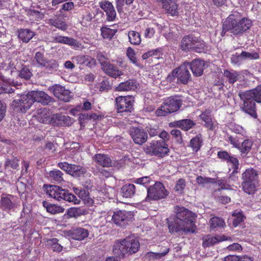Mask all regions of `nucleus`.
Here are the masks:
<instances>
[{"label":"nucleus","instance_id":"obj_1","mask_svg":"<svg viewBox=\"0 0 261 261\" xmlns=\"http://www.w3.org/2000/svg\"><path fill=\"white\" fill-rule=\"evenodd\" d=\"M176 217L168 220V226L171 233L186 234L195 231V224L192 218V213L184 207L176 206Z\"/></svg>","mask_w":261,"mask_h":261},{"label":"nucleus","instance_id":"obj_2","mask_svg":"<svg viewBox=\"0 0 261 261\" xmlns=\"http://www.w3.org/2000/svg\"><path fill=\"white\" fill-rule=\"evenodd\" d=\"M252 25L251 19L242 17L239 12L232 11L223 22L221 35L224 36L227 32L236 36L242 35L250 29Z\"/></svg>","mask_w":261,"mask_h":261},{"label":"nucleus","instance_id":"obj_3","mask_svg":"<svg viewBox=\"0 0 261 261\" xmlns=\"http://www.w3.org/2000/svg\"><path fill=\"white\" fill-rule=\"evenodd\" d=\"M140 248V243L133 237L117 240L113 246V251L120 258L137 252Z\"/></svg>","mask_w":261,"mask_h":261},{"label":"nucleus","instance_id":"obj_4","mask_svg":"<svg viewBox=\"0 0 261 261\" xmlns=\"http://www.w3.org/2000/svg\"><path fill=\"white\" fill-rule=\"evenodd\" d=\"M241 178L243 191L249 195L254 194L259 186V171L253 168H249L242 173Z\"/></svg>","mask_w":261,"mask_h":261},{"label":"nucleus","instance_id":"obj_5","mask_svg":"<svg viewBox=\"0 0 261 261\" xmlns=\"http://www.w3.org/2000/svg\"><path fill=\"white\" fill-rule=\"evenodd\" d=\"M43 189L48 196L58 201L64 200L73 204H79L81 202L73 194L58 186L45 184Z\"/></svg>","mask_w":261,"mask_h":261},{"label":"nucleus","instance_id":"obj_6","mask_svg":"<svg viewBox=\"0 0 261 261\" xmlns=\"http://www.w3.org/2000/svg\"><path fill=\"white\" fill-rule=\"evenodd\" d=\"M182 100L175 95L166 99L161 106L155 111L158 116H165L168 114L177 111L181 106Z\"/></svg>","mask_w":261,"mask_h":261},{"label":"nucleus","instance_id":"obj_7","mask_svg":"<svg viewBox=\"0 0 261 261\" xmlns=\"http://www.w3.org/2000/svg\"><path fill=\"white\" fill-rule=\"evenodd\" d=\"M144 151L148 155L163 158L168 155L169 149L164 140H153L144 147Z\"/></svg>","mask_w":261,"mask_h":261},{"label":"nucleus","instance_id":"obj_8","mask_svg":"<svg viewBox=\"0 0 261 261\" xmlns=\"http://www.w3.org/2000/svg\"><path fill=\"white\" fill-rule=\"evenodd\" d=\"M169 192L164 185L162 182H156L147 189V195L144 201L150 202L152 200H161L166 198Z\"/></svg>","mask_w":261,"mask_h":261},{"label":"nucleus","instance_id":"obj_9","mask_svg":"<svg viewBox=\"0 0 261 261\" xmlns=\"http://www.w3.org/2000/svg\"><path fill=\"white\" fill-rule=\"evenodd\" d=\"M177 81L183 84H187L191 79V74L186 62L179 67L174 69L167 76V80L173 82L175 78Z\"/></svg>","mask_w":261,"mask_h":261},{"label":"nucleus","instance_id":"obj_10","mask_svg":"<svg viewBox=\"0 0 261 261\" xmlns=\"http://www.w3.org/2000/svg\"><path fill=\"white\" fill-rule=\"evenodd\" d=\"M32 105V99L30 98L28 93L18 96V98L13 100L11 103V108L16 112L25 113Z\"/></svg>","mask_w":261,"mask_h":261},{"label":"nucleus","instance_id":"obj_11","mask_svg":"<svg viewBox=\"0 0 261 261\" xmlns=\"http://www.w3.org/2000/svg\"><path fill=\"white\" fill-rule=\"evenodd\" d=\"M238 96L243 103L261 102V86L245 91H240Z\"/></svg>","mask_w":261,"mask_h":261},{"label":"nucleus","instance_id":"obj_12","mask_svg":"<svg viewBox=\"0 0 261 261\" xmlns=\"http://www.w3.org/2000/svg\"><path fill=\"white\" fill-rule=\"evenodd\" d=\"M134 100L131 96H118L115 99V105L118 113L131 112Z\"/></svg>","mask_w":261,"mask_h":261},{"label":"nucleus","instance_id":"obj_13","mask_svg":"<svg viewBox=\"0 0 261 261\" xmlns=\"http://www.w3.org/2000/svg\"><path fill=\"white\" fill-rule=\"evenodd\" d=\"M58 167L74 177H80L86 172V169L83 166L67 162L59 163Z\"/></svg>","mask_w":261,"mask_h":261},{"label":"nucleus","instance_id":"obj_14","mask_svg":"<svg viewBox=\"0 0 261 261\" xmlns=\"http://www.w3.org/2000/svg\"><path fill=\"white\" fill-rule=\"evenodd\" d=\"M133 218V214L130 211L118 210L114 212L112 221L118 226H124Z\"/></svg>","mask_w":261,"mask_h":261},{"label":"nucleus","instance_id":"obj_15","mask_svg":"<svg viewBox=\"0 0 261 261\" xmlns=\"http://www.w3.org/2000/svg\"><path fill=\"white\" fill-rule=\"evenodd\" d=\"M129 133L134 142L137 144L141 145L147 140L148 134L141 128L130 127Z\"/></svg>","mask_w":261,"mask_h":261},{"label":"nucleus","instance_id":"obj_16","mask_svg":"<svg viewBox=\"0 0 261 261\" xmlns=\"http://www.w3.org/2000/svg\"><path fill=\"white\" fill-rule=\"evenodd\" d=\"M51 124L55 126H69L73 124L74 119L62 113H56L51 115Z\"/></svg>","mask_w":261,"mask_h":261},{"label":"nucleus","instance_id":"obj_17","mask_svg":"<svg viewBox=\"0 0 261 261\" xmlns=\"http://www.w3.org/2000/svg\"><path fill=\"white\" fill-rule=\"evenodd\" d=\"M51 90L54 96L61 100L68 102L71 98L70 91L60 85H54Z\"/></svg>","mask_w":261,"mask_h":261},{"label":"nucleus","instance_id":"obj_18","mask_svg":"<svg viewBox=\"0 0 261 261\" xmlns=\"http://www.w3.org/2000/svg\"><path fill=\"white\" fill-rule=\"evenodd\" d=\"M28 93L30 98L32 99L33 104L36 101L47 105L51 102V97L43 91H31Z\"/></svg>","mask_w":261,"mask_h":261},{"label":"nucleus","instance_id":"obj_19","mask_svg":"<svg viewBox=\"0 0 261 261\" xmlns=\"http://www.w3.org/2000/svg\"><path fill=\"white\" fill-rule=\"evenodd\" d=\"M188 68H190L193 75L200 76L202 75L204 69V62L200 59H195L191 62H186Z\"/></svg>","mask_w":261,"mask_h":261},{"label":"nucleus","instance_id":"obj_20","mask_svg":"<svg viewBox=\"0 0 261 261\" xmlns=\"http://www.w3.org/2000/svg\"><path fill=\"white\" fill-rule=\"evenodd\" d=\"M162 8L166 14L173 17L178 16V5L175 0H162Z\"/></svg>","mask_w":261,"mask_h":261},{"label":"nucleus","instance_id":"obj_21","mask_svg":"<svg viewBox=\"0 0 261 261\" xmlns=\"http://www.w3.org/2000/svg\"><path fill=\"white\" fill-rule=\"evenodd\" d=\"M230 239V238H229ZM202 246L204 248H207L212 246L217 243L223 241L228 240V238L224 236H212L211 235H205L202 237Z\"/></svg>","mask_w":261,"mask_h":261},{"label":"nucleus","instance_id":"obj_22","mask_svg":"<svg viewBox=\"0 0 261 261\" xmlns=\"http://www.w3.org/2000/svg\"><path fill=\"white\" fill-rule=\"evenodd\" d=\"M2 207L7 211H10L16 207L15 197L12 195L2 194L0 201Z\"/></svg>","mask_w":261,"mask_h":261},{"label":"nucleus","instance_id":"obj_23","mask_svg":"<svg viewBox=\"0 0 261 261\" xmlns=\"http://www.w3.org/2000/svg\"><path fill=\"white\" fill-rule=\"evenodd\" d=\"M100 7L106 12L107 20L114 21L115 20L116 12L111 3L107 1H102L100 3Z\"/></svg>","mask_w":261,"mask_h":261},{"label":"nucleus","instance_id":"obj_24","mask_svg":"<svg viewBox=\"0 0 261 261\" xmlns=\"http://www.w3.org/2000/svg\"><path fill=\"white\" fill-rule=\"evenodd\" d=\"M89 236V231L82 227L73 228L68 232V236L72 239L82 241Z\"/></svg>","mask_w":261,"mask_h":261},{"label":"nucleus","instance_id":"obj_25","mask_svg":"<svg viewBox=\"0 0 261 261\" xmlns=\"http://www.w3.org/2000/svg\"><path fill=\"white\" fill-rule=\"evenodd\" d=\"M102 70L109 76L116 79L117 77L123 75V72L120 70L115 65L108 63L103 65Z\"/></svg>","mask_w":261,"mask_h":261},{"label":"nucleus","instance_id":"obj_26","mask_svg":"<svg viewBox=\"0 0 261 261\" xmlns=\"http://www.w3.org/2000/svg\"><path fill=\"white\" fill-rule=\"evenodd\" d=\"M138 86L136 80L134 79H129L125 82H121L119 85L116 87L117 91H130L135 90Z\"/></svg>","mask_w":261,"mask_h":261},{"label":"nucleus","instance_id":"obj_27","mask_svg":"<svg viewBox=\"0 0 261 261\" xmlns=\"http://www.w3.org/2000/svg\"><path fill=\"white\" fill-rule=\"evenodd\" d=\"M197 37L189 35L183 37L181 41L180 48L182 50H193L194 43H196Z\"/></svg>","mask_w":261,"mask_h":261},{"label":"nucleus","instance_id":"obj_28","mask_svg":"<svg viewBox=\"0 0 261 261\" xmlns=\"http://www.w3.org/2000/svg\"><path fill=\"white\" fill-rule=\"evenodd\" d=\"M53 42L67 44L74 47L79 48L80 43L74 38L58 36L53 37Z\"/></svg>","mask_w":261,"mask_h":261},{"label":"nucleus","instance_id":"obj_29","mask_svg":"<svg viewBox=\"0 0 261 261\" xmlns=\"http://www.w3.org/2000/svg\"><path fill=\"white\" fill-rule=\"evenodd\" d=\"M212 113L211 110H205L199 115L200 119L204 122V126L211 130H213L214 128Z\"/></svg>","mask_w":261,"mask_h":261},{"label":"nucleus","instance_id":"obj_30","mask_svg":"<svg viewBox=\"0 0 261 261\" xmlns=\"http://www.w3.org/2000/svg\"><path fill=\"white\" fill-rule=\"evenodd\" d=\"M97 166L102 167H110L112 166V160L110 157L105 154H96L93 158Z\"/></svg>","mask_w":261,"mask_h":261},{"label":"nucleus","instance_id":"obj_31","mask_svg":"<svg viewBox=\"0 0 261 261\" xmlns=\"http://www.w3.org/2000/svg\"><path fill=\"white\" fill-rule=\"evenodd\" d=\"M74 192L82 199L84 203L88 206L92 205L93 200L90 197L89 193L87 190L79 189L78 188H73Z\"/></svg>","mask_w":261,"mask_h":261},{"label":"nucleus","instance_id":"obj_32","mask_svg":"<svg viewBox=\"0 0 261 261\" xmlns=\"http://www.w3.org/2000/svg\"><path fill=\"white\" fill-rule=\"evenodd\" d=\"M120 192L123 197L131 198L136 193V187L132 184H125L121 187Z\"/></svg>","mask_w":261,"mask_h":261},{"label":"nucleus","instance_id":"obj_33","mask_svg":"<svg viewBox=\"0 0 261 261\" xmlns=\"http://www.w3.org/2000/svg\"><path fill=\"white\" fill-rule=\"evenodd\" d=\"M37 119L39 122L42 123L49 124L51 123V115H50L49 111L46 109L40 110L38 112Z\"/></svg>","mask_w":261,"mask_h":261},{"label":"nucleus","instance_id":"obj_34","mask_svg":"<svg viewBox=\"0 0 261 261\" xmlns=\"http://www.w3.org/2000/svg\"><path fill=\"white\" fill-rule=\"evenodd\" d=\"M241 110L253 118H256L257 117L255 102L243 103L241 107Z\"/></svg>","mask_w":261,"mask_h":261},{"label":"nucleus","instance_id":"obj_35","mask_svg":"<svg viewBox=\"0 0 261 261\" xmlns=\"http://www.w3.org/2000/svg\"><path fill=\"white\" fill-rule=\"evenodd\" d=\"M76 63L86 66H91L95 63V60L89 56L79 55L72 58Z\"/></svg>","mask_w":261,"mask_h":261},{"label":"nucleus","instance_id":"obj_36","mask_svg":"<svg viewBox=\"0 0 261 261\" xmlns=\"http://www.w3.org/2000/svg\"><path fill=\"white\" fill-rule=\"evenodd\" d=\"M42 205L46 208L47 212L51 214L63 213L64 211V208L63 207L56 204H50L45 201L42 202Z\"/></svg>","mask_w":261,"mask_h":261},{"label":"nucleus","instance_id":"obj_37","mask_svg":"<svg viewBox=\"0 0 261 261\" xmlns=\"http://www.w3.org/2000/svg\"><path fill=\"white\" fill-rule=\"evenodd\" d=\"M46 60L43 53L37 51L32 60V64L37 67H43L45 65Z\"/></svg>","mask_w":261,"mask_h":261},{"label":"nucleus","instance_id":"obj_38","mask_svg":"<svg viewBox=\"0 0 261 261\" xmlns=\"http://www.w3.org/2000/svg\"><path fill=\"white\" fill-rule=\"evenodd\" d=\"M34 35V33L29 29H20L18 31V37L23 42H29Z\"/></svg>","mask_w":261,"mask_h":261},{"label":"nucleus","instance_id":"obj_39","mask_svg":"<svg viewBox=\"0 0 261 261\" xmlns=\"http://www.w3.org/2000/svg\"><path fill=\"white\" fill-rule=\"evenodd\" d=\"M224 76L230 84H233L238 80L239 73L233 70H224Z\"/></svg>","mask_w":261,"mask_h":261},{"label":"nucleus","instance_id":"obj_40","mask_svg":"<svg viewBox=\"0 0 261 261\" xmlns=\"http://www.w3.org/2000/svg\"><path fill=\"white\" fill-rule=\"evenodd\" d=\"M202 141V135L199 134L190 140V146L194 151L197 152L200 149Z\"/></svg>","mask_w":261,"mask_h":261},{"label":"nucleus","instance_id":"obj_41","mask_svg":"<svg viewBox=\"0 0 261 261\" xmlns=\"http://www.w3.org/2000/svg\"><path fill=\"white\" fill-rule=\"evenodd\" d=\"M48 175L50 179L54 182L61 183L64 180L63 173L59 170L55 169L50 171Z\"/></svg>","mask_w":261,"mask_h":261},{"label":"nucleus","instance_id":"obj_42","mask_svg":"<svg viewBox=\"0 0 261 261\" xmlns=\"http://www.w3.org/2000/svg\"><path fill=\"white\" fill-rule=\"evenodd\" d=\"M47 23L50 25L54 26L57 29L65 31L67 28V24L60 19L50 18L48 20Z\"/></svg>","mask_w":261,"mask_h":261},{"label":"nucleus","instance_id":"obj_43","mask_svg":"<svg viewBox=\"0 0 261 261\" xmlns=\"http://www.w3.org/2000/svg\"><path fill=\"white\" fill-rule=\"evenodd\" d=\"M169 251V248H164L163 251L159 252L154 253L153 252H149L146 253L145 256L149 259H159L165 256Z\"/></svg>","mask_w":261,"mask_h":261},{"label":"nucleus","instance_id":"obj_44","mask_svg":"<svg viewBox=\"0 0 261 261\" xmlns=\"http://www.w3.org/2000/svg\"><path fill=\"white\" fill-rule=\"evenodd\" d=\"M207 50V46L205 43L199 38L197 37L196 43H194L193 50L200 53L205 52Z\"/></svg>","mask_w":261,"mask_h":261},{"label":"nucleus","instance_id":"obj_45","mask_svg":"<svg viewBox=\"0 0 261 261\" xmlns=\"http://www.w3.org/2000/svg\"><path fill=\"white\" fill-rule=\"evenodd\" d=\"M43 67H45L46 70L52 73L58 70L59 63L55 59H47L46 63Z\"/></svg>","mask_w":261,"mask_h":261},{"label":"nucleus","instance_id":"obj_46","mask_svg":"<svg viewBox=\"0 0 261 261\" xmlns=\"http://www.w3.org/2000/svg\"><path fill=\"white\" fill-rule=\"evenodd\" d=\"M129 42L134 45H139L141 43V37L139 33L131 31L128 33Z\"/></svg>","mask_w":261,"mask_h":261},{"label":"nucleus","instance_id":"obj_47","mask_svg":"<svg viewBox=\"0 0 261 261\" xmlns=\"http://www.w3.org/2000/svg\"><path fill=\"white\" fill-rule=\"evenodd\" d=\"M33 76V73L30 68L27 66H23L19 71L18 76L25 80H28Z\"/></svg>","mask_w":261,"mask_h":261},{"label":"nucleus","instance_id":"obj_48","mask_svg":"<svg viewBox=\"0 0 261 261\" xmlns=\"http://www.w3.org/2000/svg\"><path fill=\"white\" fill-rule=\"evenodd\" d=\"M19 160L14 156L12 159H6L5 167L6 169H17L19 167Z\"/></svg>","mask_w":261,"mask_h":261},{"label":"nucleus","instance_id":"obj_49","mask_svg":"<svg viewBox=\"0 0 261 261\" xmlns=\"http://www.w3.org/2000/svg\"><path fill=\"white\" fill-rule=\"evenodd\" d=\"M252 142L249 140H245L240 145V148L238 149L242 154H247L251 149Z\"/></svg>","mask_w":261,"mask_h":261},{"label":"nucleus","instance_id":"obj_50","mask_svg":"<svg viewBox=\"0 0 261 261\" xmlns=\"http://www.w3.org/2000/svg\"><path fill=\"white\" fill-rule=\"evenodd\" d=\"M161 54V50L160 49L151 50L145 53L142 55V58L143 60H145L149 57H151L152 60L153 58L154 59H159L160 58Z\"/></svg>","mask_w":261,"mask_h":261},{"label":"nucleus","instance_id":"obj_51","mask_svg":"<svg viewBox=\"0 0 261 261\" xmlns=\"http://www.w3.org/2000/svg\"><path fill=\"white\" fill-rule=\"evenodd\" d=\"M210 227L212 229L223 227L225 225V222L223 220L220 218L214 217L210 220Z\"/></svg>","mask_w":261,"mask_h":261},{"label":"nucleus","instance_id":"obj_52","mask_svg":"<svg viewBox=\"0 0 261 261\" xmlns=\"http://www.w3.org/2000/svg\"><path fill=\"white\" fill-rule=\"evenodd\" d=\"M239 57L245 60H257L259 58L260 56L259 53L256 51L249 53L243 51L240 55Z\"/></svg>","mask_w":261,"mask_h":261},{"label":"nucleus","instance_id":"obj_53","mask_svg":"<svg viewBox=\"0 0 261 261\" xmlns=\"http://www.w3.org/2000/svg\"><path fill=\"white\" fill-rule=\"evenodd\" d=\"M196 182L199 185L204 187L207 184H213L216 182L215 178L210 177H203L202 176H198L196 179Z\"/></svg>","mask_w":261,"mask_h":261},{"label":"nucleus","instance_id":"obj_54","mask_svg":"<svg viewBox=\"0 0 261 261\" xmlns=\"http://www.w3.org/2000/svg\"><path fill=\"white\" fill-rule=\"evenodd\" d=\"M115 31L107 27H102L101 29V33L104 39H111L115 35Z\"/></svg>","mask_w":261,"mask_h":261},{"label":"nucleus","instance_id":"obj_55","mask_svg":"<svg viewBox=\"0 0 261 261\" xmlns=\"http://www.w3.org/2000/svg\"><path fill=\"white\" fill-rule=\"evenodd\" d=\"M180 128L185 131L189 130L195 125L193 120L188 119L180 120Z\"/></svg>","mask_w":261,"mask_h":261},{"label":"nucleus","instance_id":"obj_56","mask_svg":"<svg viewBox=\"0 0 261 261\" xmlns=\"http://www.w3.org/2000/svg\"><path fill=\"white\" fill-rule=\"evenodd\" d=\"M0 67L2 69L9 72L11 75L16 69L15 63L12 61H10L8 63H2Z\"/></svg>","mask_w":261,"mask_h":261},{"label":"nucleus","instance_id":"obj_57","mask_svg":"<svg viewBox=\"0 0 261 261\" xmlns=\"http://www.w3.org/2000/svg\"><path fill=\"white\" fill-rule=\"evenodd\" d=\"M186 181L184 178H180L177 181L174 188L175 192L179 194L183 193L186 187Z\"/></svg>","mask_w":261,"mask_h":261},{"label":"nucleus","instance_id":"obj_58","mask_svg":"<svg viewBox=\"0 0 261 261\" xmlns=\"http://www.w3.org/2000/svg\"><path fill=\"white\" fill-rule=\"evenodd\" d=\"M232 217H233V225L235 227L238 226L244 219L243 214L240 212L233 213Z\"/></svg>","mask_w":261,"mask_h":261},{"label":"nucleus","instance_id":"obj_59","mask_svg":"<svg viewBox=\"0 0 261 261\" xmlns=\"http://www.w3.org/2000/svg\"><path fill=\"white\" fill-rule=\"evenodd\" d=\"M126 55L130 61L137 66H139L138 60L135 56V52L133 48L129 47L126 50Z\"/></svg>","mask_w":261,"mask_h":261},{"label":"nucleus","instance_id":"obj_60","mask_svg":"<svg viewBox=\"0 0 261 261\" xmlns=\"http://www.w3.org/2000/svg\"><path fill=\"white\" fill-rule=\"evenodd\" d=\"M230 128L232 132L236 134L244 135L246 132L243 127L239 125L236 124H232L230 125Z\"/></svg>","mask_w":261,"mask_h":261},{"label":"nucleus","instance_id":"obj_61","mask_svg":"<svg viewBox=\"0 0 261 261\" xmlns=\"http://www.w3.org/2000/svg\"><path fill=\"white\" fill-rule=\"evenodd\" d=\"M171 134L175 139L176 141L178 144H181L183 142L181 132L176 129H172L171 131Z\"/></svg>","mask_w":261,"mask_h":261},{"label":"nucleus","instance_id":"obj_62","mask_svg":"<svg viewBox=\"0 0 261 261\" xmlns=\"http://www.w3.org/2000/svg\"><path fill=\"white\" fill-rule=\"evenodd\" d=\"M228 141L235 148L239 149L240 148V142L237 137H233L231 135L228 136Z\"/></svg>","mask_w":261,"mask_h":261},{"label":"nucleus","instance_id":"obj_63","mask_svg":"<svg viewBox=\"0 0 261 261\" xmlns=\"http://www.w3.org/2000/svg\"><path fill=\"white\" fill-rule=\"evenodd\" d=\"M96 58L98 61L99 62L101 68L103 67V65H105L106 64H108L109 62H107L106 60L108 59L107 57L105 56L104 53L98 51L97 53Z\"/></svg>","mask_w":261,"mask_h":261},{"label":"nucleus","instance_id":"obj_64","mask_svg":"<svg viewBox=\"0 0 261 261\" xmlns=\"http://www.w3.org/2000/svg\"><path fill=\"white\" fill-rule=\"evenodd\" d=\"M11 86H7L4 84H2L0 82V94L1 93H14L15 90L13 88H12Z\"/></svg>","mask_w":261,"mask_h":261}]
</instances>
